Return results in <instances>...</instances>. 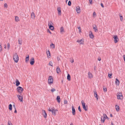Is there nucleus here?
I'll return each mask as SVG.
<instances>
[{
    "label": "nucleus",
    "instance_id": "nucleus-30",
    "mask_svg": "<svg viewBox=\"0 0 125 125\" xmlns=\"http://www.w3.org/2000/svg\"><path fill=\"white\" fill-rule=\"evenodd\" d=\"M102 117V116L101 117V122H102L104 123V121L105 120L106 118H105V117L104 116V117H103V119Z\"/></svg>",
    "mask_w": 125,
    "mask_h": 125
},
{
    "label": "nucleus",
    "instance_id": "nucleus-39",
    "mask_svg": "<svg viewBox=\"0 0 125 125\" xmlns=\"http://www.w3.org/2000/svg\"><path fill=\"white\" fill-rule=\"evenodd\" d=\"M112 73L109 74L108 73V77L110 78H111V76H112Z\"/></svg>",
    "mask_w": 125,
    "mask_h": 125
},
{
    "label": "nucleus",
    "instance_id": "nucleus-19",
    "mask_svg": "<svg viewBox=\"0 0 125 125\" xmlns=\"http://www.w3.org/2000/svg\"><path fill=\"white\" fill-rule=\"evenodd\" d=\"M56 99L57 100V101L58 103H60V102L61 99L59 96H57Z\"/></svg>",
    "mask_w": 125,
    "mask_h": 125
},
{
    "label": "nucleus",
    "instance_id": "nucleus-59",
    "mask_svg": "<svg viewBox=\"0 0 125 125\" xmlns=\"http://www.w3.org/2000/svg\"><path fill=\"white\" fill-rule=\"evenodd\" d=\"M101 58H98V60H99V61H101Z\"/></svg>",
    "mask_w": 125,
    "mask_h": 125
},
{
    "label": "nucleus",
    "instance_id": "nucleus-27",
    "mask_svg": "<svg viewBox=\"0 0 125 125\" xmlns=\"http://www.w3.org/2000/svg\"><path fill=\"white\" fill-rule=\"evenodd\" d=\"M67 79L68 81H70L71 80V76L69 73L68 74Z\"/></svg>",
    "mask_w": 125,
    "mask_h": 125
},
{
    "label": "nucleus",
    "instance_id": "nucleus-33",
    "mask_svg": "<svg viewBox=\"0 0 125 125\" xmlns=\"http://www.w3.org/2000/svg\"><path fill=\"white\" fill-rule=\"evenodd\" d=\"M50 46L51 47H52L53 49H54L55 48V45L52 43L51 44Z\"/></svg>",
    "mask_w": 125,
    "mask_h": 125
},
{
    "label": "nucleus",
    "instance_id": "nucleus-53",
    "mask_svg": "<svg viewBox=\"0 0 125 125\" xmlns=\"http://www.w3.org/2000/svg\"><path fill=\"white\" fill-rule=\"evenodd\" d=\"M96 67L95 66H94V70H96Z\"/></svg>",
    "mask_w": 125,
    "mask_h": 125
},
{
    "label": "nucleus",
    "instance_id": "nucleus-18",
    "mask_svg": "<svg viewBox=\"0 0 125 125\" xmlns=\"http://www.w3.org/2000/svg\"><path fill=\"white\" fill-rule=\"evenodd\" d=\"M46 53L48 57V58H50L51 57V55L50 51L48 50L47 51Z\"/></svg>",
    "mask_w": 125,
    "mask_h": 125
},
{
    "label": "nucleus",
    "instance_id": "nucleus-43",
    "mask_svg": "<svg viewBox=\"0 0 125 125\" xmlns=\"http://www.w3.org/2000/svg\"><path fill=\"white\" fill-rule=\"evenodd\" d=\"M55 89L54 88L52 89L51 90V91L52 92H53L54 91H55Z\"/></svg>",
    "mask_w": 125,
    "mask_h": 125
},
{
    "label": "nucleus",
    "instance_id": "nucleus-20",
    "mask_svg": "<svg viewBox=\"0 0 125 125\" xmlns=\"http://www.w3.org/2000/svg\"><path fill=\"white\" fill-rule=\"evenodd\" d=\"M16 83V86H18L20 84V83L18 79H16L15 82Z\"/></svg>",
    "mask_w": 125,
    "mask_h": 125
},
{
    "label": "nucleus",
    "instance_id": "nucleus-57",
    "mask_svg": "<svg viewBox=\"0 0 125 125\" xmlns=\"http://www.w3.org/2000/svg\"><path fill=\"white\" fill-rule=\"evenodd\" d=\"M89 34L93 35V33L91 31H90L89 33Z\"/></svg>",
    "mask_w": 125,
    "mask_h": 125
},
{
    "label": "nucleus",
    "instance_id": "nucleus-3",
    "mask_svg": "<svg viewBox=\"0 0 125 125\" xmlns=\"http://www.w3.org/2000/svg\"><path fill=\"white\" fill-rule=\"evenodd\" d=\"M81 103L82 105L83 108L84 110H85L86 111L88 110L87 106L86 105V106L85 104V103L84 102L83 100H82L81 101Z\"/></svg>",
    "mask_w": 125,
    "mask_h": 125
},
{
    "label": "nucleus",
    "instance_id": "nucleus-7",
    "mask_svg": "<svg viewBox=\"0 0 125 125\" xmlns=\"http://www.w3.org/2000/svg\"><path fill=\"white\" fill-rule=\"evenodd\" d=\"M113 38L114 39V41L115 43H116L119 41L118 36L116 35H114Z\"/></svg>",
    "mask_w": 125,
    "mask_h": 125
},
{
    "label": "nucleus",
    "instance_id": "nucleus-34",
    "mask_svg": "<svg viewBox=\"0 0 125 125\" xmlns=\"http://www.w3.org/2000/svg\"><path fill=\"white\" fill-rule=\"evenodd\" d=\"M120 20L121 21H122L123 20V16L122 15H120L121 14L120 13Z\"/></svg>",
    "mask_w": 125,
    "mask_h": 125
},
{
    "label": "nucleus",
    "instance_id": "nucleus-61",
    "mask_svg": "<svg viewBox=\"0 0 125 125\" xmlns=\"http://www.w3.org/2000/svg\"><path fill=\"white\" fill-rule=\"evenodd\" d=\"M6 47H7V46H6V45H4V48H5L6 49Z\"/></svg>",
    "mask_w": 125,
    "mask_h": 125
},
{
    "label": "nucleus",
    "instance_id": "nucleus-22",
    "mask_svg": "<svg viewBox=\"0 0 125 125\" xmlns=\"http://www.w3.org/2000/svg\"><path fill=\"white\" fill-rule=\"evenodd\" d=\"M115 108L116 111L117 112L119 111V107L118 105H116L115 106Z\"/></svg>",
    "mask_w": 125,
    "mask_h": 125
},
{
    "label": "nucleus",
    "instance_id": "nucleus-9",
    "mask_svg": "<svg viewBox=\"0 0 125 125\" xmlns=\"http://www.w3.org/2000/svg\"><path fill=\"white\" fill-rule=\"evenodd\" d=\"M76 42L81 44H83L84 42V39H82L80 40H78Z\"/></svg>",
    "mask_w": 125,
    "mask_h": 125
},
{
    "label": "nucleus",
    "instance_id": "nucleus-24",
    "mask_svg": "<svg viewBox=\"0 0 125 125\" xmlns=\"http://www.w3.org/2000/svg\"><path fill=\"white\" fill-rule=\"evenodd\" d=\"M60 31L61 33H63V32H64L63 27H61Z\"/></svg>",
    "mask_w": 125,
    "mask_h": 125
},
{
    "label": "nucleus",
    "instance_id": "nucleus-8",
    "mask_svg": "<svg viewBox=\"0 0 125 125\" xmlns=\"http://www.w3.org/2000/svg\"><path fill=\"white\" fill-rule=\"evenodd\" d=\"M30 64L31 65H33L34 63V58L33 57H32L31 59L30 60Z\"/></svg>",
    "mask_w": 125,
    "mask_h": 125
},
{
    "label": "nucleus",
    "instance_id": "nucleus-21",
    "mask_svg": "<svg viewBox=\"0 0 125 125\" xmlns=\"http://www.w3.org/2000/svg\"><path fill=\"white\" fill-rule=\"evenodd\" d=\"M56 72L57 73H59L60 72H61L59 66H57V68Z\"/></svg>",
    "mask_w": 125,
    "mask_h": 125
},
{
    "label": "nucleus",
    "instance_id": "nucleus-47",
    "mask_svg": "<svg viewBox=\"0 0 125 125\" xmlns=\"http://www.w3.org/2000/svg\"><path fill=\"white\" fill-rule=\"evenodd\" d=\"M64 103L65 104H66L67 103V101L66 100H64Z\"/></svg>",
    "mask_w": 125,
    "mask_h": 125
},
{
    "label": "nucleus",
    "instance_id": "nucleus-31",
    "mask_svg": "<svg viewBox=\"0 0 125 125\" xmlns=\"http://www.w3.org/2000/svg\"><path fill=\"white\" fill-rule=\"evenodd\" d=\"M18 42L19 43L20 45H21L22 44V40L21 39H18Z\"/></svg>",
    "mask_w": 125,
    "mask_h": 125
},
{
    "label": "nucleus",
    "instance_id": "nucleus-51",
    "mask_svg": "<svg viewBox=\"0 0 125 125\" xmlns=\"http://www.w3.org/2000/svg\"><path fill=\"white\" fill-rule=\"evenodd\" d=\"M90 3V4H91L92 3V0H89Z\"/></svg>",
    "mask_w": 125,
    "mask_h": 125
},
{
    "label": "nucleus",
    "instance_id": "nucleus-10",
    "mask_svg": "<svg viewBox=\"0 0 125 125\" xmlns=\"http://www.w3.org/2000/svg\"><path fill=\"white\" fill-rule=\"evenodd\" d=\"M17 97L21 102H22L23 97L22 95L20 94V95H18Z\"/></svg>",
    "mask_w": 125,
    "mask_h": 125
},
{
    "label": "nucleus",
    "instance_id": "nucleus-26",
    "mask_svg": "<svg viewBox=\"0 0 125 125\" xmlns=\"http://www.w3.org/2000/svg\"><path fill=\"white\" fill-rule=\"evenodd\" d=\"M116 81H115V83L117 85H119L120 83V82L119 80L117 78L116 79Z\"/></svg>",
    "mask_w": 125,
    "mask_h": 125
},
{
    "label": "nucleus",
    "instance_id": "nucleus-48",
    "mask_svg": "<svg viewBox=\"0 0 125 125\" xmlns=\"http://www.w3.org/2000/svg\"><path fill=\"white\" fill-rule=\"evenodd\" d=\"M53 108H51V109H50V108H49L48 109V111H49L50 112H52V111Z\"/></svg>",
    "mask_w": 125,
    "mask_h": 125
},
{
    "label": "nucleus",
    "instance_id": "nucleus-35",
    "mask_svg": "<svg viewBox=\"0 0 125 125\" xmlns=\"http://www.w3.org/2000/svg\"><path fill=\"white\" fill-rule=\"evenodd\" d=\"M103 115L104 117H105V118L106 117V119L108 120L109 119V118L105 114H104Z\"/></svg>",
    "mask_w": 125,
    "mask_h": 125
},
{
    "label": "nucleus",
    "instance_id": "nucleus-5",
    "mask_svg": "<svg viewBox=\"0 0 125 125\" xmlns=\"http://www.w3.org/2000/svg\"><path fill=\"white\" fill-rule=\"evenodd\" d=\"M52 24L53 23L52 22H49L48 23L49 28L52 30H53L54 29V27L52 25Z\"/></svg>",
    "mask_w": 125,
    "mask_h": 125
},
{
    "label": "nucleus",
    "instance_id": "nucleus-49",
    "mask_svg": "<svg viewBox=\"0 0 125 125\" xmlns=\"http://www.w3.org/2000/svg\"><path fill=\"white\" fill-rule=\"evenodd\" d=\"M2 50V47L1 45H0V52Z\"/></svg>",
    "mask_w": 125,
    "mask_h": 125
},
{
    "label": "nucleus",
    "instance_id": "nucleus-54",
    "mask_svg": "<svg viewBox=\"0 0 125 125\" xmlns=\"http://www.w3.org/2000/svg\"><path fill=\"white\" fill-rule=\"evenodd\" d=\"M13 107H14V109H16V106L14 104L13 105Z\"/></svg>",
    "mask_w": 125,
    "mask_h": 125
},
{
    "label": "nucleus",
    "instance_id": "nucleus-23",
    "mask_svg": "<svg viewBox=\"0 0 125 125\" xmlns=\"http://www.w3.org/2000/svg\"><path fill=\"white\" fill-rule=\"evenodd\" d=\"M29 60V56L28 55L25 58V62L26 63L28 62Z\"/></svg>",
    "mask_w": 125,
    "mask_h": 125
},
{
    "label": "nucleus",
    "instance_id": "nucleus-6",
    "mask_svg": "<svg viewBox=\"0 0 125 125\" xmlns=\"http://www.w3.org/2000/svg\"><path fill=\"white\" fill-rule=\"evenodd\" d=\"M118 94L117 95V99H122L123 98V96L122 93L120 92H119Z\"/></svg>",
    "mask_w": 125,
    "mask_h": 125
},
{
    "label": "nucleus",
    "instance_id": "nucleus-52",
    "mask_svg": "<svg viewBox=\"0 0 125 125\" xmlns=\"http://www.w3.org/2000/svg\"><path fill=\"white\" fill-rule=\"evenodd\" d=\"M57 61H58L60 60V57H57Z\"/></svg>",
    "mask_w": 125,
    "mask_h": 125
},
{
    "label": "nucleus",
    "instance_id": "nucleus-17",
    "mask_svg": "<svg viewBox=\"0 0 125 125\" xmlns=\"http://www.w3.org/2000/svg\"><path fill=\"white\" fill-rule=\"evenodd\" d=\"M57 10L58 12V14L59 15H61V8L60 7H59L57 8Z\"/></svg>",
    "mask_w": 125,
    "mask_h": 125
},
{
    "label": "nucleus",
    "instance_id": "nucleus-56",
    "mask_svg": "<svg viewBox=\"0 0 125 125\" xmlns=\"http://www.w3.org/2000/svg\"><path fill=\"white\" fill-rule=\"evenodd\" d=\"M70 62H71L72 63H73V62H74V60H73H73H71L70 61Z\"/></svg>",
    "mask_w": 125,
    "mask_h": 125
},
{
    "label": "nucleus",
    "instance_id": "nucleus-62",
    "mask_svg": "<svg viewBox=\"0 0 125 125\" xmlns=\"http://www.w3.org/2000/svg\"><path fill=\"white\" fill-rule=\"evenodd\" d=\"M110 116L111 117H112L113 116V115H112V114H110Z\"/></svg>",
    "mask_w": 125,
    "mask_h": 125
},
{
    "label": "nucleus",
    "instance_id": "nucleus-36",
    "mask_svg": "<svg viewBox=\"0 0 125 125\" xmlns=\"http://www.w3.org/2000/svg\"><path fill=\"white\" fill-rule=\"evenodd\" d=\"M103 89L104 92H106L107 91V89L104 86H103Z\"/></svg>",
    "mask_w": 125,
    "mask_h": 125
},
{
    "label": "nucleus",
    "instance_id": "nucleus-29",
    "mask_svg": "<svg viewBox=\"0 0 125 125\" xmlns=\"http://www.w3.org/2000/svg\"><path fill=\"white\" fill-rule=\"evenodd\" d=\"M9 108L10 110H11L12 109V106L11 104H10L9 105Z\"/></svg>",
    "mask_w": 125,
    "mask_h": 125
},
{
    "label": "nucleus",
    "instance_id": "nucleus-16",
    "mask_svg": "<svg viewBox=\"0 0 125 125\" xmlns=\"http://www.w3.org/2000/svg\"><path fill=\"white\" fill-rule=\"evenodd\" d=\"M72 114L73 115H75V108L73 106L72 107Z\"/></svg>",
    "mask_w": 125,
    "mask_h": 125
},
{
    "label": "nucleus",
    "instance_id": "nucleus-45",
    "mask_svg": "<svg viewBox=\"0 0 125 125\" xmlns=\"http://www.w3.org/2000/svg\"><path fill=\"white\" fill-rule=\"evenodd\" d=\"M78 109L79 111L80 112H81V109L80 107V106H79L78 107Z\"/></svg>",
    "mask_w": 125,
    "mask_h": 125
},
{
    "label": "nucleus",
    "instance_id": "nucleus-15",
    "mask_svg": "<svg viewBox=\"0 0 125 125\" xmlns=\"http://www.w3.org/2000/svg\"><path fill=\"white\" fill-rule=\"evenodd\" d=\"M76 10L77 13H80L81 12L80 7L79 6H77L76 8Z\"/></svg>",
    "mask_w": 125,
    "mask_h": 125
},
{
    "label": "nucleus",
    "instance_id": "nucleus-41",
    "mask_svg": "<svg viewBox=\"0 0 125 125\" xmlns=\"http://www.w3.org/2000/svg\"><path fill=\"white\" fill-rule=\"evenodd\" d=\"M90 37V38L92 39L93 38L94 36L93 35L89 34Z\"/></svg>",
    "mask_w": 125,
    "mask_h": 125
},
{
    "label": "nucleus",
    "instance_id": "nucleus-40",
    "mask_svg": "<svg viewBox=\"0 0 125 125\" xmlns=\"http://www.w3.org/2000/svg\"><path fill=\"white\" fill-rule=\"evenodd\" d=\"M4 7L7 8L8 7L7 4V3H5L4 5Z\"/></svg>",
    "mask_w": 125,
    "mask_h": 125
},
{
    "label": "nucleus",
    "instance_id": "nucleus-38",
    "mask_svg": "<svg viewBox=\"0 0 125 125\" xmlns=\"http://www.w3.org/2000/svg\"><path fill=\"white\" fill-rule=\"evenodd\" d=\"M68 5L69 6H70L71 5V1L69 0V1Z\"/></svg>",
    "mask_w": 125,
    "mask_h": 125
},
{
    "label": "nucleus",
    "instance_id": "nucleus-14",
    "mask_svg": "<svg viewBox=\"0 0 125 125\" xmlns=\"http://www.w3.org/2000/svg\"><path fill=\"white\" fill-rule=\"evenodd\" d=\"M57 111H58V110H57L56 109L54 108L53 109L52 111V114L54 115H55Z\"/></svg>",
    "mask_w": 125,
    "mask_h": 125
},
{
    "label": "nucleus",
    "instance_id": "nucleus-55",
    "mask_svg": "<svg viewBox=\"0 0 125 125\" xmlns=\"http://www.w3.org/2000/svg\"><path fill=\"white\" fill-rule=\"evenodd\" d=\"M101 6L103 7V8H104V5L103 4V3H101Z\"/></svg>",
    "mask_w": 125,
    "mask_h": 125
},
{
    "label": "nucleus",
    "instance_id": "nucleus-58",
    "mask_svg": "<svg viewBox=\"0 0 125 125\" xmlns=\"http://www.w3.org/2000/svg\"><path fill=\"white\" fill-rule=\"evenodd\" d=\"M15 110L14 112V113H17V111L16 110V109H15Z\"/></svg>",
    "mask_w": 125,
    "mask_h": 125
},
{
    "label": "nucleus",
    "instance_id": "nucleus-11",
    "mask_svg": "<svg viewBox=\"0 0 125 125\" xmlns=\"http://www.w3.org/2000/svg\"><path fill=\"white\" fill-rule=\"evenodd\" d=\"M94 96L96 98L97 100H98V96L96 90L95 89H94Z\"/></svg>",
    "mask_w": 125,
    "mask_h": 125
},
{
    "label": "nucleus",
    "instance_id": "nucleus-64",
    "mask_svg": "<svg viewBox=\"0 0 125 125\" xmlns=\"http://www.w3.org/2000/svg\"><path fill=\"white\" fill-rule=\"evenodd\" d=\"M70 125H73V124L72 123H71Z\"/></svg>",
    "mask_w": 125,
    "mask_h": 125
},
{
    "label": "nucleus",
    "instance_id": "nucleus-32",
    "mask_svg": "<svg viewBox=\"0 0 125 125\" xmlns=\"http://www.w3.org/2000/svg\"><path fill=\"white\" fill-rule=\"evenodd\" d=\"M15 20L17 22L19 21V17L17 16H16L15 17Z\"/></svg>",
    "mask_w": 125,
    "mask_h": 125
},
{
    "label": "nucleus",
    "instance_id": "nucleus-44",
    "mask_svg": "<svg viewBox=\"0 0 125 125\" xmlns=\"http://www.w3.org/2000/svg\"><path fill=\"white\" fill-rule=\"evenodd\" d=\"M10 44L9 43H7V47L8 49L9 50V48H10Z\"/></svg>",
    "mask_w": 125,
    "mask_h": 125
},
{
    "label": "nucleus",
    "instance_id": "nucleus-63",
    "mask_svg": "<svg viewBox=\"0 0 125 125\" xmlns=\"http://www.w3.org/2000/svg\"><path fill=\"white\" fill-rule=\"evenodd\" d=\"M111 125H113V123H112V122H111Z\"/></svg>",
    "mask_w": 125,
    "mask_h": 125
},
{
    "label": "nucleus",
    "instance_id": "nucleus-13",
    "mask_svg": "<svg viewBox=\"0 0 125 125\" xmlns=\"http://www.w3.org/2000/svg\"><path fill=\"white\" fill-rule=\"evenodd\" d=\"M93 75L91 72H89L88 73V78L91 79L93 77Z\"/></svg>",
    "mask_w": 125,
    "mask_h": 125
},
{
    "label": "nucleus",
    "instance_id": "nucleus-37",
    "mask_svg": "<svg viewBox=\"0 0 125 125\" xmlns=\"http://www.w3.org/2000/svg\"><path fill=\"white\" fill-rule=\"evenodd\" d=\"M52 64V62L51 61H50L49 64V65H50L52 67L53 66Z\"/></svg>",
    "mask_w": 125,
    "mask_h": 125
},
{
    "label": "nucleus",
    "instance_id": "nucleus-60",
    "mask_svg": "<svg viewBox=\"0 0 125 125\" xmlns=\"http://www.w3.org/2000/svg\"><path fill=\"white\" fill-rule=\"evenodd\" d=\"M96 14V13H95V12H94V13H93V15H95Z\"/></svg>",
    "mask_w": 125,
    "mask_h": 125
},
{
    "label": "nucleus",
    "instance_id": "nucleus-46",
    "mask_svg": "<svg viewBox=\"0 0 125 125\" xmlns=\"http://www.w3.org/2000/svg\"><path fill=\"white\" fill-rule=\"evenodd\" d=\"M78 29H79V32L80 33V32H81V27H79L78 28Z\"/></svg>",
    "mask_w": 125,
    "mask_h": 125
},
{
    "label": "nucleus",
    "instance_id": "nucleus-4",
    "mask_svg": "<svg viewBox=\"0 0 125 125\" xmlns=\"http://www.w3.org/2000/svg\"><path fill=\"white\" fill-rule=\"evenodd\" d=\"M53 77L52 76H50L49 77L48 80V83L49 84H51L53 83Z\"/></svg>",
    "mask_w": 125,
    "mask_h": 125
},
{
    "label": "nucleus",
    "instance_id": "nucleus-28",
    "mask_svg": "<svg viewBox=\"0 0 125 125\" xmlns=\"http://www.w3.org/2000/svg\"><path fill=\"white\" fill-rule=\"evenodd\" d=\"M93 29L94 30L95 32H96L98 31L97 27H96V25H95V27H94Z\"/></svg>",
    "mask_w": 125,
    "mask_h": 125
},
{
    "label": "nucleus",
    "instance_id": "nucleus-25",
    "mask_svg": "<svg viewBox=\"0 0 125 125\" xmlns=\"http://www.w3.org/2000/svg\"><path fill=\"white\" fill-rule=\"evenodd\" d=\"M31 18L34 19L35 17V14L34 12H32L31 14Z\"/></svg>",
    "mask_w": 125,
    "mask_h": 125
},
{
    "label": "nucleus",
    "instance_id": "nucleus-50",
    "mask_svg": "<svg viewBox=\"0 0 125 125\" xmlns=\"http://www.w3.org/2000/svg\"><path fill=\"white\" fill-rule=\"evenodd\" d=\"M47 31L48 32H49L51 34L52 33L50 31L49 29H48L47 30Z\"/></svg>",
    "mask_w": 125,
    "mask_h": 125
},
{
    "label": "nucleus",
    "instance_id": "nucleus-2",
    "mask_svg": "<svg viewBox=\"0 0 125 125\" xmlns=\"http://www.w3.org/2000/svg\"><path fill=\"white\" fill-rule=\"evenodd\" d=\"M13 59L15 62L17 63L18 62L19 60V57L16 53L14 54Z\"/></svg>",
    "mask_w": 125,
    "mask_h": 125
},
{
    "label": "nucleus",
    "instance_id": "nucleus-1",
    "mask_svg": "<svg viewBox=\"0 0 125 125\" xmlns=\"http://www.w3.org/2000/svg\"><path fill=\"white\" fill-rule=\"evenodd\" d=\"M16 90L17 92L20 94H21L24 90L23 88L21 86L18 87Z\"/></svg>",
    "mask_w": 125,
    "mask_h": 125
},
{
    "label": "nucleus",
    "instance_id": "nucleus-12",
    "mask_svg": "<svg viewBox=\"0 0 125 125\" xmlns=\"http://www.w3.org/2000/svg\"><path fill=\"white\" fill-rule=\"evenodd\" d=\"M42 114L44 118H46L47 116V114L46 113L45 110H43L42 111Z\"/></svg>",
    "mask_w": 125,
    "mask_h": 125
},
{
    "label": "nucleus",
    "instance_id": "nucleus-42",
    "mask_svg": "<svg viewBox=\"0 0 125 125\" xmlns=\"http://www.w3.org/2000/svg\"><path fill=\"white\" fill-rule=\"evenodd\" d=\"M8 125H13L9 121H8Z\"/></svg>",
    "mask_w": 125,
    "mask_h": 125
}]
</instances>
